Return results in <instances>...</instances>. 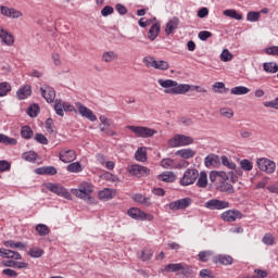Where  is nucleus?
<instances>
[{
    "label": "nucleus",
    "instance_id": "nucleus-53",
    "mask_svg": "<svg viewBox=\"0 0 278 278\" xmlns=\"http://www.w3.org/2000/svg\"><path fill=\"white\" fill-rule=\"evenodd\" d=\"M211 255H212V251L207 250V251H201L198 254V257H199L200 262H210Z\"/></svg>",
    "mask_w": 278,
    "mask_h": 278
},
{
    "label": "nucleus",
    "instance_id": "nucleus-26",
    "mask_svg": "<svg viewBox=\"0 0 278 278\" xmlns=\"http://www.w3.org/2000/svg\"><path fill=\"white\" fill-rule=\"evenodd\" d=\"M157 177L160 181H165L166 184H173V181L177 180V176L173 172H165L160 174Z\"/></svg>",
    "mask_w": 278,
    "mask_h": 278
},
{
    "label": "nucleus",
    "instance_id": "nucleus-50",
    "mask_svg": "<svg viewBox=\"0 0 278 278\" xmlns=\"http://www.w3.org/2000/svg\"><path fill=\"white\" fill-rule=\"evenodd\" d=\"M220 116H224V118H233V110L230 108H223L219 110Z\"/></svg>",
    "mask_w": 278,
    "mask_h": 278
},
{
    "label": "nucleus",
    "instance_id": "nucleus-45",
    "mask_svg": "<svg viewBox=\"0 0 278 278\" xmlns=\"http://www.w3.org/2000/svg\"><path fill=\"white\" fill-rule=\"evenodd\" d=\"M28 255L35 258L42 257L45 255V250L40 248H31L28 252Z\"/></svg>",
    "mask_w": 278,
    "mask_h": 278
},
{
    "label": "nucleus",
    "instance_id": "nucleus-61",
    "mask_svg": "<svg viewBox=\"0 0 278 278\" xmlns=\"http://www.w3.org/2000/svg\"><path fill=\"white\" fill-rule=\"evenodd\" d=\"M7 258L8 260H22L21 253L12 251V250H7Z\"/></svg>",
    "mask_w": 278,
    "mask_h": 278
},
{
    "label": "nucleus",
    "instance_id": "nucleus-29",
    "mask_svg": "<svg viewBox=\"0 0 278 278\" xmlns=\"http://www.w3.org/2000/svg\"><path fill=\"white\" fill-rule=\"evenodd\" d=\"M204 164H205L206 168H210V166H216V164H218V155L208 154L204 159Z\"/></svg>",
    "mask_w": 278,
    "mask_h": 278
},
{
    "label": "nucleus",
    "instance_id": "nucleus-42",
    "mask_svg": "<svg viewBox=\"0 0 278 278\" xmlns=\"http://www.w3.org/2000/svg\"><path fill=\"white\" fill-rule=\"evenodd\" d=\"M36 231L39 233V236H49V233L51 232L49 226L45 224H38L36 226Z\"/></svg>",
    "mask_w": 278,
    "mask_h": 278
},
{
    "label": "nucleus",
    "instance_id": "nucleus-58",
    "mask_svg": "<svg viewBox=\"0 0 278 278\" xmlns=\"http://www.w3.org/2000/svg\"><path fill=\"white\" fill-rule=\"evenodd\" d=\"M151 257H153V252H151V250H142L140 255V260H142V262H149Z\"/></svg>",
    "mask_w": 278,
    "mask_h": 278
},
{
    "label": "nucleus",
    "instance_id": "nucleus-64",
    "mask_svg": "<svg viewBox=\"0 0 278 278\" xmlns=\"http://www.w3.org/2000/svg\"><path fill=\"white\" fill-rule=\"evenodd\" d=\"M267 55H277L278 56V46L269 47L265 50Z\"/></svg>",
    "mask_w": 278,
    "mask_h": 278
},
{
    "label": "nucleus",
    "instance_id": "nucleus-22",
    "mask_svg": "<svg viewBox=\"0 0 278 278\" xmlns=\"http://www.w3.org/2000/svg\"><path fill=\"white\" fill-rule=\"evenodd\" d=\"M16 96H17V99H20V101L27 99V97H31V86L25 85L21 87L17 90Z\"/></svg>",
    "mask_w": 278,
    "mask_h": 278
},
{
    "label": "nucleus",
    "instance_id": "nucleus-34",
    "mask_svg": "<svg viewBox=\"0 0 278 278\" xmlns=\"http://www.w3.org/2000/svg\"><path fill=\"white\" fill-rule=\"evenodd\" d=\"M231 94H237V96H241V94H249V92H251V89L244 87V86H238V87H233L230 90Z\"/></svg>",
    "mask_w": 278,
    "mask_h": 278
},
{
    "label": "nucleus",
    "instance_id": "nucleus-32",
    "mask_svg": "<svg viewBox=\"0 0 278 278\" xmlns=\"http://www.w3.org/2000/svg\"><path fill=\"white\" fill-rule=\"evenodd\" d=\"M263 70L265 71V73L275 74L278 72V65L275 62H266L263 64Z\"/></svg>",
    "mask_w": 278,
    "mask_h": 278
},
{
    "label": "nucleus",
    "instance_id": "nucleus-57",
    "mask_svg": "<svg viewBox=\"0 0 278 278\" xmlns=\"http://www.w3.org/2000/svg\"><path fill=\"white\" fill-rule=\"evenodd\" d=\"M35 140L36 142H39V144H49V139H47V137L40 132L35 135Z\"/></svg>",
    "mask_w": 278,
    "mask_h": 278
},
{
    "label": "nucleus",
    "instance_id": "nucleus-8",
    "mask_svg": "<svg viewBox=\"0 0 278 278\" xmlns=\"http://www.w3.org/2000/svg\"><path fill=\"white\" fill-rule=\"evenodd\" d=\"M204 207H206V210H227V207H229V202L227 201H223V200H218V199H212L208 200L204 203Z\"/></svg>",
    "mask_w": 278,
    "mask_h": 278
},
{
    "label": "nucleus",
    "instance_id": "nucleus-59",
    "mask_svg": "<svg viewBox=\"0 0 278 278\" xmlns=\"http://www.w3.org/2000/svg\"><path fill=\"white\" fill-rule=\"evenodd\" d=\"M263 242L264 244H266L267 247H273V244H275V237H273V235L270 233H266L263 237Z\"/></svg>",
    "mask_w": 278,
    "mask_h": 278
},
{
    "label": "nucleus",
    "instance_id": "nucleus-12",
    "mask_svg": "<svg viewBox=\"0 0 278 278\" xmlns=\"http://www.w3.org/2000/svg\"><path fill=\"white\" fill-rule=\"evenodd\" d=\"M59 160L64 164H71V162H75V160H77V153L75 150L63 149L59 154Z\"/></svg>",
    "mask_w": 278,
    "mask_h": 278
},
{
    "label": "nucleus",
    "instance_id": "nucleus-25",
    "mask_svg": "<svg viewBox=\"0 0 278 278\" xmlns=\"http://www.w3.org/2000/svg\"><path fill=\"white\" fill-rule=\"evenodd\" d=\"M231 180H222L219 182V191L220 192H227L228 194H233V192H236V190L233 189V185H231V182H229Z\"/></svg>",
    "mask_w": 278,
    "mask_h": 278
},
{
    "label": "nucleus",
    "instance_id": "nucleus-48",
    "mask_svg": "<svg viewBox=\"0 0 278 278\" xmlns=\"http://www.w3.org/2000/svg\"><path fill=\"white\" fill-rule=\"evenodd\" d=\"M142 62H143V64H146V66L148 68H155V63L157 61L155 60V58L148 55V56L143 58Z\"/></svg>",
    "mask_w": 278,
    "mask_h": 278
},
{
    "label": "nucleus",
    "instance_id": "nucleus-3",
    "mask_svg": "<svg viewBox=\"0 0 278 278\" xmlns=\"http://www.w3.org/2000/svg\"><path fill=\"white\" fill-rule=\"evenodd\" d=\"M193 142H194V139L190 136L175 135L174 138L168 140V146L175 149L177 147H188Z\"/></svg>",
    "mask_w": 278,
    "mask_h": 278
},
{
    "label": "nucleus",
    "instance_id": "nucleus-4",
    "mask_svg": "<svg viewBox=\"0 0 278 278\" xmlns=\"http://www.w3.org/2000/svg\"><path fill=\"white\" fill-rule=\"evenodd\" d=\"M92 192H93V189H92V185L90 184H86L80 189L72 190V193L75 194V197H77L78 199H83V201H87V203H92V197H90Z\"/></svg>",
    "mask_w": 278,
    "mask_h": 278
},
{
    "label": "nucleus",
    "instance_id": "nucleus-17",
    "mask_svg": "<svg viewBox=\"0 0 278 278\" xmlns=\"http://www.w3.org/2000/svg\"><path fill=\"white\" fill-rule=\"evenodd\" d=\"M1 14H3V16H8L9 18H21V16H23V12L8 7H1Z\"/></svg>",
    "mask_w": 278,
    "mask_h": 278
},
{
    "label": "nucleus",
    "instance_id": "nucleus-27",
    "mask_svg": "<svg viewBox=\"0 0 278 278\" xmlns=\"http://www.w3.org/2000/svg\"><path fill=\"white\" fill-rule=\"evenodd\" d=\"M160 29H161L160 23L153 24L148 31L149 40H151V41L155 40V38H157V36H160Z\"/></svg>",
    "mask_w": 278,
    "mask_h": 278
},
{
    "label": "nucleus",
    "instance_id": "nucleus-52",
    "mask_svg": "<svg viewBox=\"0 0 278 278\" xmlns=\"http://www.w3.org/2000/svg\"><path fill=\"white\" fill-rule=\"evenodd\" d=\"M220 60L222 62H231V60H233V54H231L229 50L225 49L220 54Z\"/></svg>",
    "mask_w": 278,
    "mask_h": 278
},
{
    "label": "nucleus",
    "instance_id": "nucleus-11",
    "mask_svg": "<svg viewBox=\"0 0 278 278\" xmlns=\"http://www.w3.org/2000/svg\"><path fill=\"white\" fill-rule=\"evenodd\" d=\"M75 105L76 108H78V112L84 118L91 121V123H94V121H97V115H94L92 110L88 109V106L81 104L80 102H76Z\"/></svg>",
    "mask_w": 278,
    "mask_h": 278
},
{
    "label": "nucleus",
    "instance_id": "nucleus-41",
    "mask_svg": "<svg viewBox=\"0 0 278 278\" xmlns=\"http://www.w3.org/2000/svg\"><path fill=\"white\" fill-rule=\"evenodd\" d=\"M66 170L68 173H81V164L79 162L71 163L67 165Z\"/></svg>",
    "mask_w": 278,
    "mask_h": 278
},
{
    "label": "nucleus",
    "instance_id": "nucleus-60",
    "mask_svg": "<svg viewBox=\"0 0 278 278\" xmlns=\"http://www.w3.org/2000/svg\"><path fill=\"white\" fill-rule=\"evenodd\" d=\"M264 108H271V110H278V97L271 101H265Z\"/></svg>",
    "mask_w": 278,
    "mask_h": 278
},
{
    "label": "nucleus",
    "instance_id": "nucleus-51",
    "mask_svg": "<svg viewBox=\"0 0 278 278\" xmlns=\"http://www.w3.org/2000/svg\"><path fill=\"white\" fill-rule=\"evenodd\" d=\"M4 247L10 249H25V244H23V242H14L12 240L4 242Z\"/></svg>",
    "mask_w": 278,
    "mask_h": 278
},
{
    "label": "nucleus",
    "instance_id": "nucleus-14",
    "mask_svg": "<svg viewBox=\"0 0 278 278\" xmlns=\"http://www.w3.org/2000/svg\"><path fill=\"white\" fill-rule=\"evenodd\" d=\"M222 218L225 223H236L238 218H242V213L236 210H228L222 214Z\"/></svg>",
    "mask_w": 278,
    "mask_h": 278
},
{
    "label": "nucleus",
    "instance_id": "nucleus-1",
    "mask_svg": "<svg viewBox=\"0 0 278 278\" xmlns=\"http://www.w3.org/2000/svg\"><path fill=\"white\" fill-rule=\"evenodd\" d=\"M159 85L162 88H166L164 90L165 94H186V92H190V85L186 84H177V81L172 79H159Z\"/></svg>",
    "mask_w": 278,
    "mask_h": 278
},
{
    "label": "nucleus",
    "instance_id": "nucleus-63",
    "mask_svg": "<svg viewBox=\"0 0 278 278\" xmlns=\"http://www.w3.org/2000/svg\"><path fill=\"white\" fill-rule=\"evenodd\" d=\"M12 168V165L8 161H0V173H7V170H10Z\"/></svg>",
    "mask_w": 278,
    "mask_h": 278
},
{
    "label": "nucleus",
    "instance_id": "nucleus-23",
    "mask_svg": "<svg viewBox=\"0 0 278 278\" xmlns=\"http://www.w3.org/2000/svg\"><path fill=\"white\" fill-rule=\"evenodd\" d=\"M175 155H179V157H182V160H192L194 155H197V151L188 148V149H181L175 152Z\"/></svg>",
    "mask_w": 278,
    "mask_h": 278
},
{
    "label": "nucleus",
    "instance_id": "nucleus-7",
    "mask_svg": "<svg viewBox=\"0 0 278 278\" xmlns=\"http://www.w3.org/2000/svg\"><path fill=\"white\" fill-rule=\"evenodd\" d=\"M256 164L263 173H267L268 175H273L275 173V168H277V165L275 162L268 160V159H258L256 161Z\"/></svg>",
    "mask_w": 278,
    "mask_h": 278
},
{
    "label": "nucleus",
    "instance_id": "nucleus-54",
    "mask_svg": "<svg viewBox=\"0 0 278 278\" xmlns=\"http://www.w3.org/2000/svg\"><path fill=\"white\" fill-rule=\"evenodd\" d=\"M213 90L214 92H219L220 94H223V92H227V88H225V84L224 83H215L213 85Z\"/></svg>",
    "mask_w": 278,
    "mask_h": 278
},
{
    "label": "nucleus",
    "instance_id": "nucleus-36",
    "mask_svg": "<svg viewBox=\"0 0 278 278\" xmlns=\"http://www.w3.org/2000/svg\"><path fill=\"white\" fill-rule=\"evenodd\" d=\"M21 136L25 140H29L34 136V130H31V127L29 126H23L21 129Z\"/></svg>",
    "mask_w": 278,
    "mask_h": 278
},
{
    "label": "nucleus",
    "instance_id": "nucleus-31",
    "mask_svg": "<svg viewBox=\"0 0 278 278\" xmlns=\"http://www.w3.org/2000/svg\"><path fill=\"white\" fill-rule=\"evenodd\" d=\"M224 16H228L229 18H235L236 21H242V14L238 13V11L233 9L225 10Z\"/></svg>",
    "mask_w": 278,
    "mask_h": 278
},
{
    "label": "nucleus",
    "instance_id": "nucleus-2",
    "mask_svg": "<svg viewBox=\"0 0 278 278\" xmlns=\"http://www.w3.org/2000/svg\"><path fill=\"white\" fill-rule=\"evenodd\" d=\"M127 129L132 131L137 138H153L157 130L144 126H127Z\"/></svg>",
    "mask_w": 278,
    "mask_h": 278
},
{
    "label": "nucleus",
    "instance_id": "nucleus-47",
    "mask_svg": "<svg viewBox=\"0 0 278 278\" xmlns=\"http://www.w3.org/2000/svg\"><path fill=\"white\" fill-rule=\"evenodd\" d=\"M23 160H25L26 162H36L38 154L34 151H29V152H24L22 154Z\"/></svg>",
    "mask_w": 278,
    "mask_h": 278
},
{
    "label": "nucleus",
    "instance_id": "nucleus-9",
    "mask_svg": "<svg viewBox=\"0 0 278 278\" xmlns=\"http://www.w3.org/2000/svg\"><path fill=\"white\" fill-rule=\"evenodd\" d=\"M128 216L134 218L135 220H153V215H148L147 213L142 212L140 208L132 207L128 210Z\"/></svg>",
    "mask_w": 278,
    "mask_h": 278
},
{
    "label": "nucleus",
    "instance_id": "nucleus-28",
    "mask_svg": "<svg viewBox=\"0 0 278 278\" xmlns=\"http://www.w3.org/2000/svg\"><path fill=\"white\" fill-rule=\"evenodd\" d=\"M132 200L136 201V203H141V205H146V207H149L151 205V199L144 197L141 193H136L132 195Z\"/></svg>",
    "mask_w": 278,
    "mask_h": 278
},
{
    "label": "nucleus",
    "instance_id": "nucleus-13",
    "mask_svg": "<svg viewBox=\"0 0 278 278\" xmlns=\"http://www.w3.org/2000/svg\"><path fill=\"white\" fill-rule=\"evenodd\" d=\"M128 173L135 177H147L151 170L142 165L135 164L128 168Z\"/></svg>",
    "mask_w": 278,
    "mask_h": 278
},
{
    "label": "nucleus",
    "instance_id": "nucleus-49",
    "mask_svg": "<svg viewBox=\"0 0 278 278\" xmlns=\"http://www.w3.org/2000/svg\"><path fill=\"white\" fill-rule=\"evenodd\" d=\"M154 68L156 71H168V68H170V65L166 61H156V63L154 64Z\"/></svg>",
    "mask_w": 278,
    "mask_h": 278
},
{
    "label": "nucleus",
    "instance_id": "nucleus-37",
    "mask_svg": "<svg viewBox=\"0 0 278 278\" xmlns=\"http://www.w3.org/2000/svg\"><path fill=\"white\" fill-rule=\"evenodd\" d=\"M182 264L181 263H170L165 266V271L166 273H179L181 270Z\"/></svg>",
    "mask_w": 278,
    "mask_h": 278
},
{
    "label": "nucleus",
    "instance_id": "nucleus-62",
    "mask_svg": "<svg viewBox=\"0 0 278 278\" xmlns=\"http://www.w3.org/2000/svg\"><path fill=\"white\" fill-rule=\"evenodd\" d=\"M181 275H184L185 277H192V267H190L189 265H184L182 264V268L180 269Z\"/></svg>",
    "mask_w": 278,
    "mask_h": 278
},
{
    "label": "nucleus",
    "instance_id": "nucleus-43",
    "mask_svg": "<svg viewBox=\"0 0 278 278\" xmlns=\"http://www.w3.org/2000/svg\"><path fill=\"white\" fill-rule=\"evenodd\" d=\"M54 112L58 116H64V102L62 100H55Z\"/></svg>",
    "mask_w": 278,
    "mask_h": 278
},
{
    "label": "nucleus",
    "instance_id": "nucleus-10",
    "mask_svg": "<svg viewBox=\"0 0 278 278\" xmlns=\"http://www.w3.org/2000/svg\"><path fill=\"white\" fill-rule=\"evenodd\" d=\"M190 205H192V199L184 198L169 203L168 207L175 212L177 210H186L187 207H190Z\"/></svg>",
    "mask_w": 278,
    "mask_h": 278
},
{
    "label": "nucleus",
    "instance_id": "nucleus-18",
    "mask_svg": "<svg viewBox=\"0 0 278 278\" xmlns=\"http://www.w3.org/2000/svg\"><path fill=\"white\" fill-rule=\"evenodd\" d=\"M220 181H231V184L238 182V176L233 172H217Z\"/></svg>",
    "mask_w": 278,
    "mask_h": 278
},
{
    "label": "nucleus",
    "instance_id": "nucleus-46",
    "mask_svg": "<svg viewBox=\"0 0 278 278\" xmlns=\"http://www.w3.org/2000/svg\"><path fill=\"white\" fill-rule=\"evenodd\" d=\"M0 144H11L12 147H14V144H16V139L0 134Z\"/></svg>",
    "mask_w": 278,
    "mask_h": 278
},
{
    "label": "nucleus",
    "instance_id": "nucleus-44",
    "mask_svg": "<svg viewBox=\"0 0 278 278\" xmlns=\"http://www.w3.org/2000/svg\"><path fill=\"white\" fill-rule=\"evenodd\" d=\"M38 112H40V105L38 104H31L27 110V114L30 118H36V116H38Z\"/></svg>",
    "mask_w": 278,
    "mask_h": 278
},
{
    "label": "nucleus",
    "instance_id": "nucleus-5",
    "mask_svg": "<svg viewBox=\"0 0 278 278\" xmlns=\"http://www.w3.org/2000/svg\"><path fill=\"white\" fill-rule=\"evenodd\" d=\"M47 190L50 192H53L54 194H58L59 197H63L64 199H67V201H71L73 199V195H71V192L66 190L61 185H55L53 182H48L46 185Z\"/></svg>",
    "mask_w": 278,
    "mask_h": 278
},
{
    "label": "nucleus",
    "instance_id": "nucleus-19",
    "mask_svg": "<svg viewBox=\"0 0 278 278\" xmlns=\"http://www.w3.org/2000/svg\"><path fill=\"white\" fill-rule=\"evenodd\" d=\"M36 175H58V168L55 166H43L35 169Z\"/></svg>",
    "mask_w": 278,
    "mask_h": 278
},
{
    "label": "nucleus",
    "instance_id": "nucleus-6",
    "mask_svg": "<svg viewBox=\"0 0 278 278\" xmlns=\"http://www.w3.org/2000/svg\"><path fill=\"white\" fill-rule=\"evenodd\" d=\"M197 179H199V170L189 168L184 173V176L180 179V186H192Z\"/></svg>",
    "mask_w": 278,
    "mask_h": 278
},
{
    "label": "nucleus",
    "instance_id": "nucleus-55",
    "mask_svg": "<svg viewBox=\"0 0 278 278\" xmlns=\"http://www.w3.org/2000/svg\"><path fill=\"white\" fill-rule=\"evenodd\" d=\"M242 170H253V163L247 159L240 162Z\"/></svg>",
    "mask_w": 278,
    "mask_h": 278
},
{
    "label": "nucleus",
    "instance_id": "nucleus-38",
    "mask_svg": "<svg viewBox=\"0 0 278 278\" xmlns=\"http://www.w3.org/2000/svg\"><path fill=\"white\" fill-rule=\"evenodd\" d=\"M161 166L163 168H169V169H173V168H177V163L175 162V160L173 159H163L161 161Z\"/></svg>",
    "mask_w": 278,
    "mask_h": 278
},
{
    "label": "nucleus",
    "instance_id": "nucleus-33",
    "mask_svg": "<svg viewBox=\"0 0 278 278\" xmlns=\"http://www.w3.org/2000/svg\"><path fill=\"white\" fill-rule=\"evenodd\" d=\"M135 160H137V162H147V149L138 148L135 153Z\"/></svg>",
    "mask_w": 278,
    "mask_h": 278
},
{
    "label": "nucleus",
    "instance_id": "nucleus-35",
    "mask_svg": "<svg viewBox=\"0 0 278 278\" xmlns=\"http://www.w3.org/2000/svg\"><path fill=\"white\" fill-rule=\"evenodd\" d=\"M118 58V54H116L113 51L104 52L102 55V62H106L110 64V62H114Z\"/></svg>",
    "mask_w": 278,
    "mask_h": 278
},
{
    "label": "nucleus",
    "instance_id": "nucleus-39",
    "mask_svg": "<svg viewBox=\"0 0 278 278\" xmlns=\"http://www.w3.org/2000/svg\"><path fill=\"white\" fill-rule=\"evenodd\" d=\"M222 164L223 166H226V168H229V170H236L237 168V165L231 160H229L227 155L222 156Z\"/></svg>",
    "mask_w": 278,
    "mask_h": 278
},
{
    "label": "nucleus",
    "instance_id": "nucleus-56",
    "mask_svg": "<svg viewBox=\"0 0 278 278\" xmlns=\"http://www.w3.org/2000/svg\"><path fill=\"white\" fill-rule=\"evenodd\" d=\"M247 21H250V23H255L260 21V12H249L247 15Z\"/></svg>",
    "mask_w": 278,
    "mask_h": 278
},
{
    "label": "nucleus",
    "instance_id": "nucleus-20",
    "mask_svg": "<svg viewBox=\"0 0 278 278\" xmlns=\"http://www.w3.org/2000/svg\"><path fill=\"white\" fill-rule=\"evenodd\" d=\"M177 27H179V17L175 16L167 22L166 28H165V34L167 36H170V34L175 33V29H177Z\"/></svg>",
    "mask_w": 278,
    "mask_h": 278
},
{
    "label": "nucleus",
    "instance_id": "nucleus-30",
    "mask_svg": "<svg viewBox=\"0 0 278 278\" xmlns=\"http://www.w3.org/2000/svg\"><path fill=\"white\" fill-rule=\"evenodd\" d=\"M197 186L199 188H207V173L201 172L198 176Z\"/></svg>",
    "mask_w": 278,
    "mask_h": 278
},
{
    "label": "nucleus",
    "instance_id": "nucleus-16",
    "mask_svg": "<svg viewBox=\"0 0 278 278\" xmlns=\"http://www.w3.org/2000/svg\"><path fill=\"white\" fill-rule=\"evenodd\" d=\"M214 264H222L223 266H231L233 264V257L227 254H218L213 257Z\"/></svg>",
    "mask_w": 278,
    "mask_h": 278
},
{
    "label": "nucleus",
    "instance_id": "nucleus-21",
    "mask_svg": "<svg viewBox=\"0 0 278 278\" xmlns=\"http://www.w3.org/2000/svg\"><path fill=\"white\" fill-rule=\"evenodd\" d=\"M0 38L8 47H12V45H14V36L3 28H0Z\"/></svg>",
    "mask_w": 278,
    "mask_h": 278
},
{
    "label": "nucleus",
    "instance_id": "nucleus-15",
    "mask_svg": "<svg viewBox=\"0 0 278 278\" xmlns=\"http://www.w3.org/2000/svg\"><path fill=\"white\" fill-rule=\"evenodd\" d=\"M41 97L46 99L47 103H53L55 101V89L50 86H43L40 88Z\"/></svg>",
    "mask_w": 278,
    "mask_h": 278
},
{
    "label": "nucleus",
    "instance_id": "nucleus-24",
    "mask_svg": "<svg viewBox=\"0 0 278 278\" xmlns=\"http://www.w3.org/2000/svg\"><path fill=\"white\" fill-rule=\"evenodd\" d=\"M98 197L101 201H110L116 197V191L114 189L106 188L102 191H99Z\"/></svg>",
    "mask_w": 278,
    "mask_h": 278
},
{
    "label": "nucleus",
    "instance_id": "nucleus-40",
    "mask_svg": "<svg viewBox=\"0 0 278 278\" xmlns=\"http://www.w3.org/2000/svg\"><path fill=\"white\" fill-rule=\"evenodd\" d=\"M11 90L12 86L10 85V83H0V97H7L8 92H10Z\"/></svg>",
    "mask_w": 278,
    "mask_h": 278
}]
</instances>
